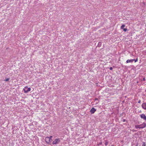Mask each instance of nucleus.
Returning <instances> with one entry per match:
<instances>
[{"mask_svg": "<svg viewBox=\"0 0 146 146\" xmlns=\"http://www.w3.org/2000/svg\"><path fill=\"white\" fill-rule=\"evenodd\" d=\"M60 138H56L52 142V144L53 145L58 144L60 142Z\"/></svg>", "mask_w": 146, "mask_h": 146, "instance_id": "1", "label": "nucleus"}, {"mask_svg": "<svg viewBox=\"0 0 146 146\" xmlns=\"http://www.w3.org/2000/svg\"><path fill=\"white\" fill-rule=\"evenodd\" d=\"M23 90L25 93H27L31 91V89L30 88H28V87L26 86L23 88Z\"/></svg>", "mask_w": 146, "mask_h": 146, "instance_id": "2", "label": "nucleus"}, {"mask_svg": "<svg viewBox=\"0 0 146 146\" xmlns=\"http://www.w3.org/2000/svg\"><path fill=\"white\" fill-rule=\"evenodd\" d=\"M140 116L141 119H143L145 121H146V116L145 114H142L140 115Z\"/></svg>", "mask_w": 146, "mask_h": 146, "instance_id": "3", "label": "nucleus"}, {"mask_svg": "<svg viewBox=\"0 0 146 146\" xmlns=\"http://www.w3.org/2000/svg\"><path fill=\"white\" fill-rule=\"evenodd\" d=\"M139 125L141 127L140 128L141 129H143L146 127V124L144 122L142 124Z\"/></svg>", "mask_w": 146, "mask_h": 146, "instance_id": "4", "label": "nucleus"}, {"mask_svg": "<svg viewBox=\"0 0 146 146\" xmlns=\"http://www.w3.org/2000/svg\"><path fill=\"white\" fill-rule=\"evenodd\" d=\"M45 141L47 143H49L51 142L50 139L48 137H46Z\"/></svg>", "mask_w": 146, "mask_h": 146, "instance_id": "5", "label": "nucleus"}, {"mask_svg": "<svg viewBox=\"0 0 146 146\" xmlns=\"http://www.w3.org/2000/svg\"><path fill=\"white\" fill-rule=\"evenodd\" d=\"M142 108L144 110H146V103H143L142 105Z\"/></svg>", "mask_w": 146, "mask_h": 146, "instance_id": "6", "label": "nucleus"}, {"mask_svg": "<svg viewBox=\"0 0 146 146\" xmlns=\"http://www.w3.org/2000/svg\"><path fill=\"white\" fill-rule=\"evenodd\" d=\"M96 111V110L94 108H92L90 110V112L92 113H94Z\"/></svg>", "mask_w": 146, "mask_h": 146, "instance_id": "7", "label": "nucleus"}, {"mask_svg": "<svg viewBox=\"0 0 146 146\" xmlns=\"http://www.w3.org/2000/svg\"><path fill=\"white\" fill-rule=\"evenodd\" d=\"M134 59H131V60H127L126 61V62L127 63H128L129 62H133L134 60Z\"/></svg>", "mask_w": 146, "mask_h": 146, "instance_id": "8", "label": "nucleus"}, {"mask_svg": "<svg viewBox=\"0 0 146 146\" xmlns=\"http://www.w3.org/2000/svg\"><path fill=\"white\" fill-rule=\"evenodd\" d=\"M135 127L136 129H137V128H139V129H141L140 128L141 127H140V125H135Z\"/></svg>", "mask_w": 146, "mask_h": 146, "instance_id": "9", "label": "nucleus"}, {"mask_svg": "<svg viewBox=\"0 0 146 146\" xmlns=\"http://www.w3.org/2000/svg\"><path fill=\"white\" fill-rule=\"evenodd\" d=\"M125 27L124 25H123L121 27V29H124V27Z\"/></svg>", "mask_w": 146, "mask_h": 146, "instance_id": "10", "label": "nucleus"}, {"mask_svg": "<svg viewBox=\"0 0 146 146\" xmlns=\"http://www.w3.org/2000/svg\"><path fill=\"white\" fill-rule=\"evenodd\" d=\"M142 146H146V144L145 142H143Z\"/></svg>", "mask_w": 146, "mask_h": 146, "instance_id": "11", "label": "nucleus"}, {"mask_svg": "<svg viewBox=\"0 0 146 146\" xmlns=\"http://www.w3.org/2000/svg\"><path fill=\"white\" fill-rule=\"evenodd\" d=\"M9 80V78H7V79H5L4 80V81H8Z\"/></svg>", "mask_w": 146, "mask_h": 146, "instance_id": "12", "label": "nucleus"}, {"mask_svg": "<svg viewBox=\"0 0 146 146\" xmlns=\"http://www.w3.org/2000/svg\"><path fill=\"white\" fill-rule=\"evenodd\" d=\"M123 30L125 32H126L127 30V28H125L123 29Z\"/></svg>", "mask_w": 146, "mask_h": 146, "instance_id": "13", "label": "nucleus"}, {"mask_svg": "<svg viewBox=\"0 0 146 146\" xmlns=\"http://www.w3.org/2000/svg\"><path fill=\"white\" fill-rule=\"evenodd\" d=\"M108 144V141L106 142L105 143V144L106 145H107Z\"/></svg>", "mask_w": 146, "mask_h": 146, "instance_id": "14", "label": "nucleus"}, {"mask_svg": "<svg viewBox=\"0 0 146 146\" xmlns=\"http://www.w3.org/2000/svg\"><path fill=\"white\" fill-rule=\"evenodd\" d=\"M52 136H50V137H49V138L50 139V141L52 140Z\"/></svg>", "mask_w": 146, "mask_h": 146, "instance_id": "15", "label": "nucleus"}, {"mask_svg": "<svg viewBox=\"0 0 146 146\" xmlns=\"http://www.w3.org/2000/svg\"><path fill=\"white\" fill-rule=\"evenodd\" d=\"M134 61H135V62H137V61H138V60H137V59H136V60H134Z\"/></svg>", "mask_w": 146, "mask_h": 146, "instance_id": "16", "label": "nucleus"}, {"mask_svg": "<svg viewBox=\"0 0 146 146\" xmlns=\"http://www.w3.org/2000/svg\"><path fill=\"white\" fill-rule=\"evenodd\" d=\"M110 70H112L113 68H112V67H110Z\"/></svg>", "mask_w": 146, "mask_h": 146, "instance_id": "17", "label": "nucleus"}, {"mask_svg": "<svg viewBox=\"0 0 146 146\" xmlns=\"http://www.w3.org/2000/svg\"><path fill=\"white\" fill-rule=\"evenodd\" d=\"M141 102V101L140 100H139V101L138 102V103H140Z\"/></svg>", "mask_w": 146, "mask_h": 146, "instance_id": "18", "label": "nucleus"}, {"mask_svg": "<svg viewBox=\"0 0 146 146\" xmlns=\"http://www.w3.org/2000/svg\"><path fill=\"white\" fill-rule=\"evenodd\" d=\"M143 80L144 81H145V78H143Z\"/></svg>", "mask_w": 146, "mask_h": 146, "instance_id": "19", "label": "nucleus"}, {"mask_svg": "<svg viewBox=\"0 0 146 146\" xmlns=\"http://www.w3.org/2000/svg\"><path fill=\"white\" fill-rule=\"evenodd\" d=\"M96 100H98V99L96 98Z\"/></svg>", "mask_w": 146, "mask_h": 146, "instance_id": "20", "label": "nucleus"}, {"mask_svg": "<svg viewBox=\"0 0 146 146\" xmlns=\"http://www.w3.org/2000/svg\"><path fill=\"white\" fill-rule=\"evenodd\" d=\"M145 91L146 92V90Z\"/></svg>", "mask_w": 146, "mask_h": 146, "instance_id": "21", "label": "nucleus"}]
</instances>
